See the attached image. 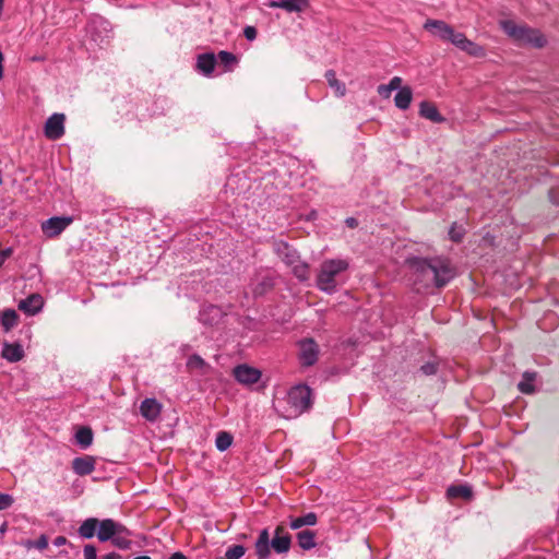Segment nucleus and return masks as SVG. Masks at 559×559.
<instances>
[{
	"label": "nucleus",
	"mask_w": 559,
	"mask_h": 559,
	"mask_svg": "<svg viewBox=\"0 0 559 559\" xmlns=\"http://www.w3.org/2000/svg\"><path fill=\"white\" fill-rule=\"evenodd\" d=\"M298 545L304 550H310L316 547V532L304 530L296 535Z\"/></svg>",
	"instance_id": "obj_23"
},
{
	"label": "nucleus",
	"mask_w": 559,
	"mask_h": 559,
	"mask_svg": "<svg viewBox=\"0 0 559 559\" xmlns=\"http://www.w3.org/2000/svg\"><path fill=\"white\" fill-rule=\"evenodd\" d=\"M133 559H152L150 556H139V557H135Z\"/></svg>",
	"instance_id": "obj_52"
},
{
	"label": "nucleus",
	"mask_w": 559,
	"mask_h": 559,
	"mask_svg": "<svg viewBox=\"0 0 559 559\" xmlns=\"http://www.w3.org/2000/svg\"><path fill=\"white\" fill-rule=\"evenodd\" d=\"M420 369L425 374L431 376L438 371V364H436L435 361H428L425 365H423Z\"/></svg>",
	"instance_id": "obj_40"
},
{
	"label": "nucleus",
	"mask_w": 559,
	"mask_h": 559,
	"mask_svg": "<svg viewBox=\"0 0 559 559\" xmlns=\"http://www.w3.org/2000/svg\"><path fill=\"white\" fill-rule=\"evenodd\" d=\"M292 546V536L285 531L283 526H277L274 536L270 539L267 528L260 532L259 537L254 544L255 554L259 559H267L271 555V548L276 554H286Z\"/></svg>",
	"instance_id": "obj_3"
},
{
	"label": "nucleus",
	"mask_w": 559,
	"mask_h": 559,
	"mask_svg": "<svg viewBox=\"0 0 559 559\" xmlns=\"http://www.w3.org/2000/svg\"><path fill=\"white\" fill-rule=\"evenodd\" d=\"M243 35L248 40H253L257 38V29L253 26H246L243 29Z\"/></svg>",
	"instance_id": "obj_43"
},
{
	"label": "nucleus",
	"mask_w": 559,
	"mask_h": 559,
	"mask_svg": "<svg viewBox=\"0 0 559 559\" xmlns=\"http://www.w3.org/2000/svg\"><path fill=\"white\" fill-rule=\"evenodd\" d=\"M401 84H402V79L399 78V76H394L390 80L389 82V86L392 91H395V90H399L402 88L401 87Z\"/></svg>",
	"instance_id": "obj_46"
},
{
	"label": "nucleus",
	"mask_w": 559,
	"mask_h": 559,
	"mask_svg": "<svg viewBox=\"0 0 559 559\" xmlns=\"http://www.w3.org/2000/svg\"><path fill=\"white\" fill-rule=\"evenodd\" d=\"M424 28L444 41L452 35V26L441 20H427Z\"/></svg>",
	"instance_id": "obj_12"
},
{
	"label": "nucleus",
	"mask_w": 559,
	"mask_h": 559,
	"mask_svg": "<svg viewBox=\"0 0 559 559\" xmlns=\"http://www.w3.org/2000/svg\"><path fill=\"white\" fill-rule=\"evenodd\" d=\"M459 49L476 58H483L486 55L484 47L469 40L468 38L460 46Z\"/></svg>",
	"instance_id": "obj_29"
},
{
	"label": "nucleus",
	"mask_w": 559,
	"mask_h": 559,
	"mask_svg": "<svg viewBox=\"0 0 559 559\" xmlns=\"http://www.w3.org/2000/svg\"><path fill=\"white\" fill-rule=\"evenodd\" d=\"M233 443V436L226 431H219L216 435L215 445L219 451H226Z\"/></svg>",
	"instance_id": "obj_34"
},
{
	"label": "nucleus",
	"mask_w": 559,
	"mask_h": 559,
	"mask_svg": "<svg viewBox=\"0 0 559 559\" xmlns=\"http://www.w3.org/2000/svg\"><path fill=\"white\" fill-rule=\"evenodd\" d=\"M206 366L207 364L205 362V360L197 354L191 355L187 360V368L191 371L202 370Z\"/></svg>",
	"instance_id": "obj_35"
},
{
	"label": "nucleus",
	"mask_w": 559,
	"mask_h": 559,
	"mask_svg": "<svg viewBox=\"0 0 559 559\" xmlns=\"http://www.w3.org/2000/svg\"><path fill=\"white\" fill-rule=\"evenodd\" d=\"M3 53L0 51V80L3 78Z\"/></svg>",
	"instance_id": "obj_50"
},
{
	"label": "nucleus",
	"mask_w": 559,
	"mask_h": 559,
	"mask_svg": "<svg viewBox=\"0 0 559 559\" xmlns=\"http://www.w3.org/2000/svg\"><path fill=\"white\" fill-rule=\"evenodd\" d=\"M67 542H68V540H67V538H66L64 536H57V537L53 539L52 544H53L55 546H57V547H60V546L66 545V544H67Z\"/></svg>",
	"instance_id": "obj_47"
},
{
	"label": "nucleus",
	"mask_w": 559,
	"mask_h": 559,
	"mask_svg": "<svg viewBox=\"0 0 559 559\" xmlns=\"http://www.w3.org/2000/svg\"><path fill=\"white\" fill-rule=\"evenodd\" d=\"M4 332L11 331L19 321V314L14 309H5L0 318Z\"/></svg>",
	"instance_id": "obj_27"
},
{
	"label": "nucleus",
	"mask_w": 559,
	"mask_h": 559,
	"mask_svg": "<svg viewBox=\"0 0 559 559\" xmlns=\"http://www.w3.org/2000/svg\"><path fill=\"white\" fill-rule=\"evenodd\" d=\"M120 558H121V556L119 554H117V552H109V554L103 556L102 559H120Z\"/></svg>",
	"instance_id": "obj_48"
},
{
	"label": "nucleus",
	"mask_w": 559,
	"mask_h": 559,
	"mask_svg": "<svg viewBox=\"0 0 559 559\" xmlns=\"http://www.w3.org/2000/svg\"><path fill=\"white\" fill-rule=\"evenodd\" d=\"M233 374L235 379L243 385H252L261 379V371L246 364L238 365L234 368Z\"/></svg>",
	"instance_id": "obj_9"
},
{
	"label": "nucleus",
	"mask_w": 559,
	"mask_h": 559,
	"mask_svg": "<svg viewBox=\"0 0 559 559\" xmlns=\"http://www.w3.org/2000/svg\"><path fill=\"white\" fill-rule=\"evenodd\" d=\"M346 223H347V225H348L349 227H356V226H357V221H356L355 218H353V217L347 218V219H346Z\"/></svg>",
	"instance_id": "obj_51"
},
{
	"label": "nucleus",
	"mask_w": 559,
	"mask_h": 559,
	"mask_svg": "<svg viewBox=\"0 0 559 559\" xmlns=\"http://www.w3.org/2000/svg\"><path fill=\"white\" fill-rule=\"evenodd\" d=\"M325 79L330 85L331 88L334 90V93L337 97H342L345 95L346 93V86L343 82H341L340 80H337L336 78V73L334 70H328L325 72Z\"/></svg>",
	"instance_id": "obj_26"
},
{
	"label": "nucleus",
	"mask_w": 559,
	"mask_h": 559,
	"mask_svg": "<svg viewBox=\"0 0 559 559\" xmlns=\"http://www.w3.org/2000/svg\"><path fill=\"white\" fill-rule=\"evenodd\" d=\"M293 269L294 275L301 282L309 280L310 272H309V265L306 262H302L300 258L298 259V262H295L294 264L289 265Z\"/></svg>",
	"instance_id": "obj_31"
},
{
	"label": "nucleus",
	"mask_w": 559,
	"mask_h": 559,
	"mask_svg": "<svg viewBox=\"0 0 559 559\" xmlns=\"http://www.w3.org/2000/svg\"><path fill=\"white\" fill-rule=\"evenodd\" d=\"M34 546L39 549V550H44L47 548L48 546V539L45 535H41L35 543H34Z\"/></svg>",
	"instance_id": "obj_44"
},
{
	"label": "nucleus",
	"mask_w": 559,
	"mask_h": 559,
	"mask_svg": "<svg viewBox=\"0 0 559 559\" xmlns=\"http://www.w3.org/2000/svg\"><path fill=\"white\" fill-rule=\"evenodd\" d=\"M64 120L63 114L51 115L45 123L44 133L49 140H59L64 134Z\"/></svg>",
	"instance_id": "obj_8"
},
{
	"label": "nucleus",
	"mask_w": 559,
	"mask_h": 559,
	"mask_svg": "<svg viewBox=\"0 0 559 559\" xmlns=\"http://www.w3.org/2000/svg\"><path fill=\"white\" fill-rule=\"evenodd\" d=\"M13 497L8 493H0V511L10 508L13 504Z\"/></svg>",
	"instance_id": "obj_39"
},
{
	"label": "nucleus",
	"mask_w": 559,
	"mask_h": 559,
	"mask_svg": "<svg viewBox=\"0 0 559 559\" xmlns=\"http://www.w3.org/2000/svg\"><path fill=\"white\" fill-rule=\"evenodd\" d=\"M411 269L413 285L418 293L444 287L456 274L451 262L442 258H415L411 261Z\"/></svg>",
	"instance_id": "obj_1"
},
{
	"label": "nucleus",
	"mask_w": 559,
	"mask_h": 559,
	"mask_svg": "<svg viewBox=\"0 0 559 559\" xmlns=\"http://www.w3.org/2000/svg\"><path fill=\"white\" fill-rule=\"evenodd\" d=\"M312 403V390L308 385L298 384L290 388L286 396V417H297L308 412Z\"/></svg>",
	"instance_id": "obj_5"
},
{
	"label": "nucleus",
	"mask_w": 559,
	"mask_h": 559,
	"mask_svg": "<svg viewBox=\"0 0 559 559\" xmlns=\"http://www.w3.org/2000/svg\"><path fill=\"white\" fill-rule=\"evenodd\" d=\"M98 521L96 518H88L83 521L78 530L79 535L87 539L94 537L98 527Z\"/></svg>",
	"instance_id": "obj_24"
},
{
	"label": "nucleus",
	"mask_w": 559,
	"mask_h": 559,
	"mask_svg": "<svg viewBox=\"0 0 559 559\" xmlns=\"http://www.w3.org/2000/svg\"><path fill=\"white\" fill-rule=\"evenodd\" d=\"M43 307V298L38 294H33L19 302V309L27 314L37 313Z\"/></svg>",
	"instance_id": "obj_17"
},
{
	"label": "nucleus",
	"mask_w": 559,
	"mask_h": 559,
	"mask_svg": "<svg viewBox=\"0 0 559 559\" xmlns=\"http://www.w3.org/2000/svg\"><path fill=\"white\" fill-rule=\"evenodd\" d=\"M130 536L131 532L127 528V532L117 533V535L112 537L111 543L119 549H129L132 545Z\"/></svg>",
	"instance_id": "obj_32"
},
{
	"label": "nucleus",
	"mask_w": 559,
	"mask_h": 559,
	"mask_svg": "<svg viewBox=\"0 0 559 559\" xmlns=\"http://www.w3.org/2000/svg\"><path fill=\"white\" fill-rule=\"evenodd\" d=\"M377 92L381 97L389 98L393 91L390 88L389 84H381L378 86Z\"/></svg>",
	"instance_id": "obj_42"
},
{
	"label": "nucleus",
	"mask_w": 559,
	"mask_h": 559,
	"mask_svg": "<svg viewBox=\"0 0 559 559\" xmlns=\"http://www.w3.org/2000/svg\"><path fill=\"white\" fill-rule=\"evenodd\" d=\"M216 63V56L213 52L201 53L197 59V69L205 76H210Z\"/></svg>",
	"instance_id": "obj_16"
},
{
	"label": "nucleus",
	"mask_w": 559,
	"mask_h": 559,
	"mask_svg": "<svg viewBox=\"0 0 559 559\" xmlns=\"http://www.w3.org/2000/svg\"><path fill=\"white\" fill-rule=\"evenodd\" d=\"M12 254H13V249L12 248H5V249L0 251V267L2 266L4 261L7 259H9Z\"/></svg>",
	"instance_id": "obj_45"
},
{
	"label": "nucleus",
	"mask_w": 559,
	"mask_h": 559,
	"mask_svg": "<svg viewBox=\"0 0 559 559\" xmlns=\"http://www.w3.org/2000/svg\"><path fill=\"white\" fill-rule=\"evenodd\" d=\"M273 287V281L270 277H264L260 282L252 284V294L254 297L263 296Z\"/></svg>",
	"instance_id": "obj_33"
},
{
	"label": "nucleus",
	"mask_w": 559,
	"mask_h": 559,
	"mask_svg": "<svg viewBox=\"0 0 559 559\" xmlns=\"http://www.w3.org/2000/svg\"><path fill=\"white\" fill-rule=\"evenodd\" d=\"M246 552V548L242 545H233L230 546L226 552V559H240Z\"/></svg>",
	"instance_id": "obj_36"
},
{
	"label": "nucleus",
	"mask_w": 559,
	"mask_h": 559,
	"mask_svg": "<svg viewBox=\"0 0 559 559\" xmlns=\"http://www.w3.org/2000/svg\"><path fill=\"white\" fill-rule=\"evenodd\" d=\"M127 532V527L112 519L98 521L97 537L100 542L111 540L117 533Z\"/></svg>",
	"instance_id": "obj_10"
},
{
	"label": "nucleus",
	"mask_w": 559,
	"mask_h": 559,
	"mask_svg": "<svg viewBox=\"0 0 559 559\" xmlns=\"http://www.w3.org/2000/svg\"><path fill=\"white\" fill-rule=\"evenodd\" d=\"M500 27L502 31L514 40L522 45H531L535 48H543L547 40L545 36L535 28L526 25L516 24L512 20L500 21Z\"/></svg>",
	"instance_id": "obj_4"
},
{
	"label": "nucleus",
	"mask_w": 559,
	"mask_h": 559,
	"mask_svg": "<svg viewBox=\"0 0 559 559\" xmlns=\"http://www.w3.org/2000/svg\"><path fill=\"white\" fill-rule=\"evenodd\" d=\"M413 98V92L411 87L404 86L400 88L394 97L395 106L402 110H405L409 107Z\"/></svg>",
	"instance_id": "obj_25"
},
{
	"label": "nucleus",
	"mask_w": 559,
	"mask_h": 559,
	"mask_svg": "<svg viewBox=\"0 0 559 559\" xmlns=\"http://www.w3.org/2000/svg\"><path fill=\"white\" fill-rule=\"evenodd\" d=\"M75 440L83 449L90 447L93 442V432L88 427H81L75 433Z\"/></svg>",
	"instance_id": "obj_30"
},
{
	"label": "nucleus",
	"mask_w": 559,
	"mask_h": 559,
	"mask_svg": "<svg viewBox=\"0 0 559 559\" xmlns=\"http://www.w3.org/2000/svg\"><path fill=\"white\" fill-rule=\"evenodd\" d=\"M72 469L79 476H86L94 472L95 460L92 456L75 457L72 461Z\"/></svg>",
	"instance_id": "obj_15"
},
{
	"label": "nucleus",
	"mask_w": 559,
	"mask_h": 559,
	"mask_svg": "<svg viewBox=\"0 0 559 559\" xmlns=\"http://www.w3.org/2000/svg\"><path fill=\"white\" fill-rule=\"evenodd\" d=\"M276 254L286 263L288 266L298 262L300 258L298 252L285 241H277L274 245Z\"/></svg>",
	"instance_id": "obj_14"
},
{
	"label": "nucleus",
	"mask_w": 559,
	"mask_h": 559,
	"mask_svg": "<svg viewBox=\"0 0 559 559\" xmlns=\"http://www.w3.org/2000/svg\"><path fill=\"white\" fill-rule=\"evenodd\" d=\"M537 378V372L535 371H525L522 374L521 381L518 383V389L523 394H533L535 393L534 382Z\"/></svg>",
	"instance_id": "obj_20"
},
{
	"label": "nucleus",
	"mask_w": 559,
	"mask_h": 559,
	"mask_svg": "<svg viewBox=\"0 0 559 559\" xmlns=\"http://www.w3.org/2000/svg\"><path fill=\"white\" fill-rule=\"evenodd\" d=\"M349 267V263L345 259H328L324 260L319 267L316 285L318 289L329 295L337 290V286L342 283L341 276Z\"/></svg>",
	"instance_id": "obj_2"
},
{
	"label": "nucleus",
	"mask_w": 559,
	"mask_h": 559,
	"mask_svg": "<svg viewBox=\"0 0 559 559\" xmlns=\"http://www.w3.org/2000/svg\"><path fill=\"white\" fill-rule=\"evenodd\" d=\"M162 404L156 399H144L140 405L141 415L148 421L154 423L160 415Z\"/></svg>",
	"instance_id": "obj_13"
},
{
	"label": "nucleus",
	"mask_w": 559,
	"mask_h": 559,
	"mask_svg": "<svg viewBox=\"0 0 559 559\" xmlns=\"http://www.w3.org/2000/svg\"><path fill=\"white\" fill-rule=\"evenodd\" d=\"M70 216H53L41 223V230L48 238L59 236L71 223Z\"/></svg>",
	"instance_id": "obj_6"
},
{
	"label": "nucleus",
	"mask_w": 559,
	"mask_h": 559,
	"mask_svg": "<svg viewBox=\"0 0 559 559\" xmlns=\"http://www.w3.org/2000/svg\"><path fill=\"white\" fill-rule=\"evenodd\" d=\"M419 114L421 117L436 123L444 121V118L440 115L438 108L432 103L429 102H421Z\"/></svg>",
	"instance_id": "obj_19"
},
{
	"label": "nucleus",
	"mask_w": 559,
	"mask_h": 559,
	"mask_svg": "<svg viewBox=\"0 0 559 559\" xmlns=\"http://www.w3.org/2000/svg\"><path fill=\"white\" fill-rule=\"evenodd\" d=\"M319 346L312 338H305L299 342V359L302 366L309 367L317 362Z\"/></svg>",
	"instance_id": "obj_7"
},
{
	"label": "nucleus",
	"mask_w": 559,
	"mask_h": 559,
	"mask_svg": "<svg viewBox=\"0 0 559 559\" xmlns=\"http://www.w3.org/2000/svg\"><path fill=\"white\" fill-rule=\"evenodd\" d=\"M447 496L449 499L461 498L469 500L473 497V490L467 485H452L447 489Z\"/></svg>",
	"instance_id": "obj_21"
},
{
	"label": "nucleus",
	"mask_w": 559,
	"mask_h": 559,
	"mask_svg": "<svg viewBox=\"0 0 559 559\" xmlns=\"http://www.w3.org/2000/svg\"><path fill=\"white\" fill-rule=\"evenodd\" d=\"M465 235V229L462 226L453 224L449 230V237L454 242H461Z\"/></svg>",
	"instance_id": "obj_37"
},
{
	"label": "nucleus",
	"mask_w": 559,
	"mask_h": 559,
	"mask_svg": "<svg viewBox=\"0 0 559 559\" xmlns=\"http://www.w3.org/2000/svg\"><path fill=\"white\" fill-rule=\"evenodd\" d=\"M168 559H187V557L181 552H174Z\"/></svg>",
	"instance_id": "obj_49"
},
{
	"label": "nucleus",
	"mask_w": 559,
	"mask_h": 559,
	"mask_svg": "<svg viewBox=\"0 0 559 559\" xmlns=\"http://www.w3.org/2000/svg\"><path fill=\"white\" fill-rule=\"evenodd\" d=\"M467 39V37L463 33H457L452 27V35L449 36L447 41L452 43L455 47L460 48V46Z\"/></svg>",
	"instance_id": "obj_38"
},
{
	"label": "nucleus",
	"mask_w": 559,
	"mask_h": 559,
	"mask_svg": "<svg viewBox=\"0 0 559 559\" xmlns=\"http://www.w3.org/2000/svg\"><path fill=\"white\" fill-rule=\"evenodd\" d=\"M267 5L272 9H283L288 13H300L309 7V0H272Z\"/></svg>",
	"instance_id": "obj_11"
},
{
	"label": "nucleus",
	"mask_w": 559,
	"mask_h": 559,
	"mask_svg": "<svg viewBox=\"0 0 559 559\" xmlns=\"http://www.w3.org/2000/svg\"><path fill=\"white\" fill-rule=\"evenodd\" d=\"M216 60L218 66L224 67V71H231L234 67L237 64V57L228 51L222 50L217 53Z\"/></svg>",
	"instance_id": "obj_28"
},
{
	"label": "nucleus",
	"mask_w": 559,
	"mask_h": 559,
	"mask_svg": "<svg viewBox=\"0 0 559 559\" xmlns=\"http://www.w3.org/2000/svg\"><path fill=\"white\" fill-rule=\"evenodd\" d=\"M83 551L85 559H97V549L94 545H85Z\"/></svg>",
	"instance_id": "obj_41"
},
{
	"label": "nucleus",
	"mask_w": 559,
	"mask_h": 559,
	"mask_svg": "<svg viewBox=\"0 0 559 559\" xmlns=\"http://www.w3.org/2000/svg\"><path fill=\"white\" fill-rule=\"evenodd\" d=\"M317 523V514L314 512H309L302 516L290 518L289 526L292 530H299L302 526H314Z\"/></svg>",
	"instance_id": "obj_22"
},
{
	"label": "nucleus",
	"mask_w": 559,
	"mask_h": 559,
	"mask_svg": "<svg viewBox=\"0 0 559 559\" xmlns=\"http://www.w3.org/2000/svg\"><path fill=\"white\" fill-rule=\"evenodd\" d=\"M2 357L10 362H17L24 357V349L19 343H4Z\"/></svg>",
	"instance_id": "obj_18"
}]
</instances>
